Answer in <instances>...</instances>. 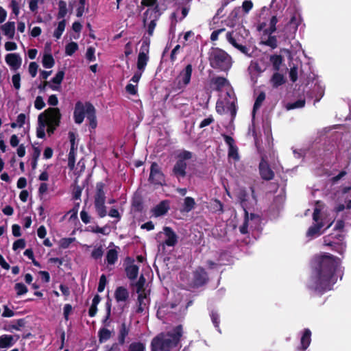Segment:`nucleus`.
Returning a JSON list of instances; mask_svg holds the SVG:
<instances>
[{
    "mask_svg": "<svg viewBox=\"0 0 351 351\" xmlns=\"http://www.w3.org/2000/svg\"><path fill=\"white\" fill-rule=\"evenodd\" d=\"M340 263V258L329 253L314 256L312 261L313 282L309 288L321 295L331 290L337 282L335 272Z\"/></svg>",
    "mask_w": 351,
    "mask_h": 351,
    "instance_id": "nucleus-1",
    "label": "nucleus"
},
{
    "mask_svg": "<svg viewBox=\"0 0 351 351\" xmlns=\"http://www.w3.org/2000/svg\"><path fill=\"white\" fill-rule=\"evenodd\" d=\"M182 336V326L178 325L171 331L161 332L154 337L151 341V351H170L180 343Z\"/></svg>",
    "mask_w": 351,
    "mask_h": 351,
    "instance_id": "nucleus-2",
    "label": "nucleus"
},
{
    "mask_svg": "<svg viewBox=\"0 0 351 351\" xmlns=\"http://www.w3.org/2000/svg\"><path fill=\"white\" fill-rule=\"evenodd\" d=\"M86 114L87 119L89 121V127L94 130L97 128V121L96 118V110L94 106L90 102H86L84 104L82 101H78L75 103L73 118L75 123L81 124Z\"/></svg>",
    "mask_w": 351,
    "mask_h": 351,
    "instance_id": "nucleus-3",
    "label": "nucleus"
},
{
    "mask_svg": "<svg viewBox=\"0 0 351 351\" xmlns=\"http://www.w3.org/2000/svg\"><path fill=\"white\" fill-rule=\"evenodd\" d=\"M208 60L212 68L221 71H227L232 66L231 56L218 47L213 48L209 53Z\"/></svg>",
    "mask_w": 351,
    "mask_h": 351,
    "instance_id": "nucleus-4",
    "label": "nucleus"
},
{
    "mask_svg": "<svg viewBox=\"0 0 351 351\" xmlns=\"http://www.w3.org/2000/svg\"><path fill=\"white\" fill-rule=\"evenodd\" d=\"M176 162L173 167L171 175L178 180L186 176V160L193 158V153L188 150H182L176 155Z\"/></svg>",
    "mask_w": 351,
    "mask_h": 351,
    "instance_id": "nucleus-5",
    "label": "nucleus"
},
{
    "mask_svg": "<svg viewBox=\"0 0 351 351\" xmlns=\"http://www.w3.org/2000/svg\"><path fill=\"white\" fill-rule=\"evenodd\" d=\"M106 184L102 182L96 183L95 192L94 195V206L100 218H104L107 215V208L105 206L106 193L104 189Z\"/></svg>",
    "mask_w": 351,
    "mask_h": 351,
    "instance_id": "nucleus-6",
    "label": "nucleus"
},
{
    "mask_svg": "<svg viewBox=\"0 0 351 351\" xmlns=\"http://www.w3.org/2000/svg\"><path fill=\"white\" fill-rule=\"evenodd\" d=\"M209 281L208 274L205 269L201 266L197 267L192 272V279L190 286L194 289H198L206 285Z\"/></svg>",
    "mask_w": 351,
    "mask_h": 351,
    "instance_id": "nucleus-7",
    "label": "nucleus"
},
{
    "mask_svg": "<svg viewBox=\"0 0 351 351\" xmlns=\"http://www.w3.org/2000/svg\"><path fill=\"white\" fill-rule=\"evenodd\" d=\"M159 8L158 5H156L155 8L152 10L147 9L143 16V25L145 26L147 24V20L148 19V15H149V19H151L150 23L147 25V33L149 35V36H152L154 34V31L155 29V27L156 26V21L158 19L159 14Z\"/></svg>",
    "mask_w": 351,
    "mask_h": 351,
    "instance_id": "nucleus-8",
    "label": "nucleus"
},
{
    "mask_svg": "<svg viewBox=\"0 0 351 351\" xmlns=\"http://www.w3.org/2000/svg\"><path fill=\"white\" fill-rule=\"evenodd\" d=\"M148 180L154 185L163 186L165 184V175L159 165L156 162H153L151 165Z\"/></svg>",
    "mask_w": 351,
    "mask_h": 351,
    "instance_id": "nucleus-9",
    "label": "nucleus"
},
{
    "mask_svg": "<svg viewBox=\"0 0 351 351\" xmlns=\"http://www.w3.org/2000/svg\"><path fill=\"white\" fill-rule=\"evenodd\" d=\"M258 171L261 178L265 181H270L275 177L274 171L270 167L267 160L266 155L261 156V161L258 165Z\"/></svg>",
    "mask_w": 351,
    "mask_h": 351,
    "instance_id": "nucleus-10",
    "label": "nucleus"
},
{
    "mask_svg": "<svg viewBox=\"0 0 351 351\" xmlns=\"http://www.w3.org/2000/svg\"><path fill=\"white\" fill-rule=\"evenodd\" d=\"M43 113V120L47 124H52L55 126H59L61 119V113L58 108H49Z\"/></svg>",
    "mask_w": 351,
    "mask_h": 351,
    "instance_id": "nucleus-11",
    "label": "nucleus"
},
{
    "mask_svg": "<svg viewBox=\"0 0 351 351\" xmlns=\"http://www.w3.org/2000/svg\"><path fill=\"white\" fill-rule=\"evenodd\" d=\"M193 72V66L191 64H187L185 68L180 71L177 77L178 88L182 89L188 86L191 82V75Z\"/></svg>",
    "mask_w": 351,
    "mask_h": 351,
    "instance_id": "nucleus-12",
    "label": "nucleus"
},
{
    "mask_svg": "<svg viewBox=\"0 0 351 351\" xmlns=\"http://www.w3.org/2000/svg\"><path fill=\"white\" fill-rule=\"evenodd\" d=\"M332 237H333V234H328L324 237V245L330 247L332 250L337 252L340 255H343L346 249V242L332 240Z\"/></svg>",
    "mask_w": 351,
    "mask_h": 351,
    "instance_id": "nucleus-13",
    "label": "nucleus"
},
{
    "mask_svg": "<svg viewBox=\"0 0 351 351\" xmlns=\"http://www.w3.org/2000/svg\"><path fill=\"white\" fill-rule=\"evenodd\" d=\"M5 61L10 66V69L16 71L21 65L22 59L19 53H8L5 57Z\"/></svg>",
    "mask_w": 351,
    "mask_h": 351,
    "instance_id": "nucleus-14",
    "label": "nucleus"
},
{
    "mask_svg": "<svg viewBox=\"0 0 351 351\" xmlns=\"http://www.w3.org/2000/svg\"><path fill=\"white\" fill-rule=\"evenodd\" d=\"M164 234L167 239L164 241V245L169 247H173L178 243V236L171 227L165 226L163 228Z\"/></svg>",
    "mask_w": 351,
    "mask_h": 351,
    "instance_id": "nucleus-15",
    "label": "nucleus"
},
{
    "mask_svg": "<svg viewBox=\"0 0 351 351\" xmlns=\"http://www.w3.org/2000/svg\"><path fill=\"white\" fill-rule=\"evenodd\" d=\"M210 85L215 90L220 92L224 86L229 85V82L224 77L217 76L210 80Z\"/></svg>",
    "mask_w": 351,
    "mask_h": 351,
    "instance_id": "nucleus-16",
    "label": "nucleus"
},
{
    "mask_svg": "<svg viewBox=\"0 0 351 351\" xmlns=\"http://www.w3.org/2000/svg\"><path fill=\"white\" fill-rule=\"evenodd\" d=\"M169 210V202L168 200L161 201L153 209L154 216L160 217L165 215Z\"/></svg>",
    "mask_w": 351,
    "mask_h": 351,
    "instance_id": "nucleus-17",
    "label": "nucleus"
},
{
    "mask_svg": "<svg viewBox=\"0 0 351 351\" xmlns=\"http://www.w3.org/2000/svg\"><path fill=\"white\" fill-rule=\"evenodd\" d=\"M64 77V71L61 70L58 71L56 75L51 79V84H49V88L53 90L59 91L60 90V84Z\"/></svg>",
    "mask_w": 351,
    "mask_h": 351,
    "instance_id": "nucleus-18",
    "label": "nucleus"
},
{
    "mask_svg": "<svg viewBox=\"0 0 351 351\" xmlns=\"http://www.w3.org/2000/svg\"><path fill=\"white\" fill-rule=\"evenodd\" d=\"M323 226L324 223L322 221L310 226L306 234V237L313 239L319 237L322 234L321 229Z\"/></svg>",
    "mask_w": 351,
    "mask_h": 351,
    "instance_id": "nucleus-19",
    "label": "nucleus"
},
{
    "mask_svg": "<svg viewBox=\"0 0 351 351\" xmlns=\"http://www.w3.org/2000/svg\"><path fill=\"white\" fill-rule=\"evenodd\" d=\"M20 338L19 335H1V348H6L12 346Z\"/></svg>",
    "mask_w": 351,
    "mask_h": 351,
    "instance_id": "nucleus-20",
    "label": "nucleus"
},
{
    "mask_svg": "<svg viewBox=\"0 0 351 351\" xmlns=\"http://www.w3.org/2000/svg\"><path fill=\"white\" fill-rule=\"evenodd\" d=\"M311 341V331L308 328L304 330L303 334L300 339V350L304 351L309 346Z\"/></svg>",
    "mask_w": 351,
    "mask_h": 351,
    "instance_id": "nucleus-21",
    "label": "nucleus"
},
{
    "mask_svg": "<svg viewBox=\"0 0 351 351\" xmlns=\"http://www.w3.org/2000/svg\"><path fill=\"white\" fill-rule=\"evenodd\" d=\"M114 298L117 302H125L129 298V292L124 287H118L114 292Z\"/></svg>",
    "mask_w": 351,
    "mask_h": 351,
    "instance_id": "nucleus-22",
    "label": "nucleus"
},
{
    "mask_svg": "<svg viewBox=\"0 0 351 351\" xmlns=\"http://www.w3.org/2000/svg\"><path fill=\"white\" fill-rule=\"evenodd\" d=\"M138 270V266L133 263L126 265L125 268L126 276L131 280H135L137 278Z\"/></svg>",
    "mask_w": 351,
    "mask_h": 351,
    "instance_id": "nucleus-23",
    "label": "nucleus"
},
{
    "mask_svg": "<svg viewBox=\"0 0 351 351\" xmlns=\"http://www.w3.org/2000/svg\"><path fill=\"white\" fill-rule=\"evenodd\" d=\"M286 82L284 75L278 71H276L270 79V83L273 88H278Z\"/></svg>",
    "mask_w": 351,
    "mask_h": 351,
    "instance_id": "nucleus-24",
    "label": "nucleus"
},
{
    "mask_svg": "<svg viewBox=\"0 0 351 351\" xmlns=\"http://www.w3.org/2000/svg\"><path fill=\"white\" fill-rule=\"evenodd\" d=\"M1 31L8 39L13 38L15 32V23L8 22L3 25H1Z\"/></svg>",
    "mask_w": 351,
    "mask_h": 351,
    "instance_id": "nucleus-25",
    "label": "nucleus"
},
{
    "mask_svg": "<svg viewBox=\"0 0 351 351\" xmlns=\"http://www.w3.org/2000/svg\"><path fill=\"white\" fill-rule=\"evenodd\" d=\"M38 126L36 129V136L39 138L45 137V128L47 126V123L43 120V113L39 114L38 118Z\"/></svg>",
    "mask_w": 351,
    "mask_h": 351,
    "instance_id": "nucleus-26",
    "label": "nucleus"
},
{
    "mask_svg": "<svg viewBox=\"0 0 351 351\" xmlns=\"http://www.w3.org/2000/svg\"><path fill=\"white\" fill-rule=\"evenodd\" d=\"M130 332V328L127 326L125 322H123L120 326L119 335H118V341L120 345H123L125 342V338L128 335Z\"/></svg>",
    "mask_w": 351,
    "mask_h": 351,
    "instance_id": "nucleus-27",
    "label": "nucleus"
},
{
    "mask_svg": "<svg viewBox=\"0 0 351 351\" xmlns=\"http://www.w3.org/2000/svg\"><path fill=\"white\" fill-rule=\"evenodd\" d=\"M195 204H196L194 198L191 197H186L184 199V203L182 208L180 209V211L182 213H189L195 208Z\"/></svg>",
    "mask_w": 351,
    "mask_h": 351,
    "instance_id": "nucleus-28",
    "label": "nucleus"
},
{
    "mask_svg": "<svg viewBox=\"0 0 351 351\" xmlns=\"http://www.w3.org/2000/svg\"><path fill=\"white\" fill-rule=\"evenodd\" d=\"M267 38L266 40H262L260 43L261 45L269 47L271 49H275L278 47V40L276 36L273 34H266Z\"/></svg>",
    "mask_w": 351,
    "mask_h": 351,
    "instance_id": "nucleus-29",
    "label": "nucleus"
},
{
    "mask_svg": "<svg viewBox=\"0 0 351 351\" xmlns=\"http://www.w3.org/2000/svg\"><path fill=\"white\" fill-rule=\"evenodd\" d=\"M283 61L284 59L281 55L274 54L271 55L269 57V62L271 63L275 71H278L280 70Z\"/></svg>",
    "mask_w": 351,
    "mask_h": 351,
    "instance_id": "nucleus-30",
    "label": "nucleus"
},
{
    "mask_svg": "<svg viewBox=\"0 0 351 351\" xmlns=\"http://www.w3.org/2000/svg\"><path fill=\"white\" fill-rule=\"evenodd\" d=\"M149 60V56L138 54L136 67L139 71L143 72L145 71Z\"/></svg>",
    "mask_w": 351,
    "mask_h": 351,
    "instance_id": "nucleus-31",
    "label": "nucleus"
},
{
    "mask_svg": "<svg viewBox=\"0 0 351 351\" xmlns=\"http://www.w3.org/2000/svg\"><path fill=\"white\" fill-rule=\"evenodd\" d=\"M112 332L106 327L99 328L98 331L99 342L103 343L111 338Z\"/></svg>",
    "mask_w": 351,
    "mask_h": 351,
    "instance_id": "nucleus-32",
    "label": "nucleus"
},
{
    "mask_svg": "<svg viewBox=\"0 0 351 351\" xmlns=\"http://www.w3.org/2000/svg\"><path fill=\"white\" fill-rule=\"evenodd\" d=\"M237 99L236 96L234 95L232 100L230 101H227V109L230 111L231 115V120L233 121L235 119L237 112Z\"/></svg>",
    "mask_w": 351,
    "mask_h": 351,
    "instance_id": "nucleus-33",
    "label": "nucleus"
},
{
    "mask_svg": "<svg viewBox=\"0 0 351 351\" xmlns=\"http://www.w3.org/2000/svg\"><path fill=\"white\" fill-rule=\"evenodd\" d=\"M277 14L273 15L269 20V27L264 29V34H274L276 31V24L278 23Z\"/></svg>",
    "mask_w": 351,
    "mask_h": 351,
    "instance_id": "nucleus-34",
    "label": "nucleus"
},
{
    "mask_svg": "<svg viewBox=\"0 0 351 351\" xmlns=\"http://www.w3.org/2000/svg\"><path fill=\"white\" fill-rule=\"evenodd\" d=\"M118 260V252L115 249H110L106 254V261L108 265H114Z\"/></svg>",
    "mask_w": 351,
    "mask_h": 351,
    "instance_id": "nucleus-35",
    "label": "nucleus"
},
{
    "mask_svg": "<svg viewBox=\"0 0 351 351\" xmlns=\"http://www.w3.org/2000/svg\"><path fill=\"white\" fill-rule=\"evenodd\" d=\"M43 66L46 69H51L55 64V60L51 53L45 54L42 60Z\"/></svg>",
    "mask_w": 351,
    "mask_h": 351,
    "instance_id": "nucleus-36",
    "label": "nucleus"
},
{
    "mask_svg": "<svg viewBox=\"0 0 351 351\" xmlns=\"http://www.w3.org/2000/svg\"><path fill=\"white\" fill-rule=\"evenodd\" d=\"M210 319L212 320V322L215 326V328L221 332V329L219 328V323H220V316L217 311L215 310H212L210 313Z\"/></svg>",
    "mask_w": 351,
    "mask_h": 351,
    "instance_id": "nucleus-37",
    "label": "nucleus"
},
{
    "mask_svg": "<svg viewBox=\"0 0 351 351\" xmlns=\"http://www.w3.org/2000/svg\"><path fill=\"white\" fill-rule=\"evenodd\" d=\"M132 206L135 212L141 213L143 210V202L141 197H134L132 202Z\"/></svg>",
    "mask_w": 351,
    "mask_h": 351,
    "instance_id": "nucleus-38",
    "label": "nucleus"
},
{
    "mask_svg": "<svg viewBox=\"0 0 351 351\" xmlns=\"http://www.w3.org/2000/svg\"><path fill=\"white\" fill-rule=\"evenodd\" d=\"M301 22L300 16L296 12L293 13L291 16L289 21L287 25H290L291 27L294 29V30H297L298 26L300 25Z\"/></svg>",
    "mask_w": 351,
    "mask_h": 351,
    "instance_id": "nucleus-39",
    "label": "nucleus"
},
{
    "mask_svg": "<svg viewBox=\"0 0 351 351\" xmlns=\"http://www.w3.org/2000/svg\"><path fill=\"white\" fill-rule=\"evenodd\" d=\"M76 148L71 147L68 156V167L73 169L75 164Z\"/></svg>",
    "mask_w": 351,
    "mask_h": 351,
    "instance_id": "nucleus-40",
    "label": "nucleus"
},
{
    "mask_svg": "<svg viewBox=\"0 0 351 351\" xmlns=\"http://www.w3.org/2000/svg\"><path fill=\"white\" fill-rule=\"evenodd\" d=\"M65 27L66 21L64 19H62L58 23V27L54 31L53 36L57 39H59L61 37L63 32L64 31Z\"/></svg>",
    "mask_w": 351,
    "mask_h": 351,
    "instance_id": "nucleus-41",
    "label": "nucleus"
},
{
    "mask_svg": "<svg viewBox=\"0 0 351 351\" xmlns=\"http://www.w3.org/2000/svg\"><path fill=\"white\" fill-rule=\"evenodd\" d=\"M265 97L266 95L264 92L262 91L258 94L254 104L253 112H254L256 110H258L261 108L263 102L265 99Z\"/></svg>",
    "mask_w": 351,
    "mask_h": 351,
    "instance_id": "nucleus-42",
    "label": "nucleus"
},
{
    "mask_svg": "<svg viewBox=\"0 0 351 351\" xmlns=\"http://www.w3.org/2000/svg\"><path fill=\"white\" fill-rule=\"evenodd\" d=\"M78 49V45L75 42H71L65 47V53L71 56Z\"/></svg>",
    "mask_w": 351,
    "mask_h": 351,
    "instance_id": "nucleus-43",
    "label": "nucleus"
},
{
    "mask_svg": "<svg viewBox=\"0 0 351 351\" xmlns=\"http://www.w3.org/2000/svg\"><path fill=\"white\" fill-rule=\"evenodd\" d=\"M14 288L18 296L24 295L28 291L27 287L22 282L16 283Z\"/></svg>",
    "mask_w": 351,
    "mask_h": 351,
    "instance_id": "nucleus-44",
    "label": "nucleus"
},
{
    "mask_svg": "<svg viewBox=\"0 0 351 351\" xmlns=\"http://www.w3.org/2000/svg\"><path fill=\"white\" fill-rule=\"evenodd\" d=\"M59 11L58 14V19L64 18L67 13L66 3L64 1L60 0L58 2Z\"/></svg>",
    "mask_w": 351,
    "mask_h": 351,
    "instance_id": "nucleus-45",
    "label": "nucleus"
},
{
    "mask_svg": "<svg viewBox=\"0 0 351 351\" xmlns=\"http://www.w3.org/2000/svg\"><path fill=\"white\" fill-rule=\"evenodd\" d=\"M147 298L145 293H140L138 295V308L136 310V312L140 313H142L144 311V306H145V304H144L143 300Z\"/></svg>",
    "mask_w": 351,
    "mask_h": 351,
    "instance_id": "nucleus-46",
    "label": "nucleus"
},
{
    "mask_svg": "<svg viewBox=\"0 0 351 351\" xmlns=\"http://www.w3.org/2000/svg\"><path fill=\"white\" fill-rule=\"evenodd\" d=\"M129 351H145V346L141 342H132L128 348Z\"/></svg>",
    "mask_w": 351,
    "mask_h": 351,
    "instance_id": "nucleus-47",
    "label": "nucleus"
},
{
    "mask_svg": "<svg viewBox=\"0 0 351 351\" xmlns=\"http://www.w3.org/2000/svg\"><path fill=\"white\" fill-rule=\"evenodd\" d=\"M27 322H28L27 320V317L12 321V323L14 326V330H21L22 328L25 327Z\"/></svg>",
    "mask_w": 351,
    "mask_h": 351,
    "instance_id": "nucleus-48",
    "label": "nucleus"
},
{
    "mask_svg": "<svg viewBox=\"0 0 351 351\" xmlns=\"http://www.w3.org/2000/svg\"><path fill=\"white\" fill-rule=\"evenodd\" d=\"M322 211V205L321 202L319 201L316 202V206L314 209L313 214V219L317 222L319 223L318 221L320 218V214Z\"/></svg>",
    "mask_w": 351,
    "mask_h": 351,
    "instance_id": "nucleus-49",
    "label": "nucleus"
},
{
    "mask_svg": "<svg viewBox=\"0 0 351 351\" xmlns=\"http://www.w3.org/2000/svg\"><path fill=\"white\" fill-rule=\"evenodd\" d=\"M244 211H245L244 222H243V225L239 228V231L242 234H245L248 232V231H247L248 221H249L248 212L245 209H244Z\"/></svg>",
    "mask_w": 351,
    "mask_h": 351,
    "instance_id": "nucleus-50",
    "label": "nucleus"
},
{
    "mask_svg": "<svg viewBox=\"0 0 351 351\" xmlns=\"http://www.w3.org/2000/svg\"><path fill=\"white\" fill-rule=\"evenodd\" d=\"M145 277L143 276V275H141L138 281L136 282V292L138 293H145L144 292V286H145Z\"/></svg>",
    "mask_w": 351,
    "mask_h": 351,
    "instance_id": "nucleus-51",
    "label": "nucleus"
},
{
    "mask_svg": "<svg viewBox=\"0 0 351 351\" xmlns=\"http://www.w3.org/2000/svg\"><path fill=\"white\" fill-rule=\"evenodd\" d=\"M211 205L214 212L219 213H223V205L221 201L216 199L213 201Z\"/></svg>",
    "mask_w": 351,
    "mask_h": 351,
    "instance_id": "nucleus-52",
    "label": "nucleus"
},
{
    "mask_svg": "<svg viewBox=\"0 0 351 351\" xmlns=\"http://www.w3.org/2000/svg\"><path fill=\"white\" fill-rule=\"evenodd\" d=\"M18 312L14 311L13 309L10 308L8 306H3V311L1 313V317H12L14 315H16Z\"/></svg>",
    "mask_w": 351,
    "mask_h": 351,
    "instance_id": "nucleus-53",
    "label": "nucleus"
},
{
    "mask_svg": "<svg viewBox=\"0 0 351 351\" xmlns=\"http://www.w3.org/2000/svg\"><path fill=\"white\" fill-rule=\"evenodd\" d=\"M104 254V250L102 248V246H99L97 248H95L92 252H91V257L97 260L99 258H101Z\"/></svg>",
    "mask_w": 351,
    "mask_h": 351,
    "instance_id": "nucleus-54",
    "label": "nucleus"
},
{
    "mask_svg": "<svg viewBox=\"0 0 351 351\" xmlns=\"http://www.w3.org/2000/svg\"><path fill=\"white\" fill-rule=\"evenodd\" d=\"M228 157L232 158L234 160L239 159L238 154V147H237V145L228 147Z\"/></svg>",
    "mask_w": 351,
    "mask_h": 351,
    "instance_id": "nucleus-55",
    "label": "nucleus"
},
{
    "mask_svg": "<svg viewBox=\"0 0 351 351\" xmlns=\"http://www.w3.org/2000/svg\"><path fill=\"white\" fill-rule=\"evenodd\" d=\"M95 49L94 47H88L86 53V58L89 62L95 61L96 58L95 56Z\"/></svg>",
    "mask_w": 351,
    "mask_h": 351,
    "instance_id": "nucleus-56",
    "label": "nucleus"
},
{
    "mask_svg": "<svg viewBox=\"0 0 351 351\" xmlns=\"http://www.w3.org/2000/svg\"><path fill=\"white\" fill-rule=\"evenodd\" d=\"M75 238H62L60 240V247L66 249L75 241Z\"/></svg>",
    "mask_w": 351,
    "mask_h": 351,
    "instance_id": "nucleus-57",
    "label": "nucleus"
},
{
    "mask_svg": "<svg viewBox=\"0 0 351 351\" xmlns=\"http://www.w3.org/2000/svg\"><path fill=\"white\" fill-rule=\"evenodd\" d=\"M25 245L26 243L25 239H19L14 242L12 249L14 251H16L19 249H24Z\"/></svg>",
    "mask_w": 351,
    "mask_h": 351,
    "instance_id": "nucleus-58",
    "label": "nucleus"
},
{
    "mask_svg": "<svg viewBox=\"0 0 351 351\" xmlns=\"http://www.w3.org/2000/svg\"><path fill=\"white\" fill-rule=\"evenodd\" d=\"M12 82L14 88L16 90H19L21 88V75L20 73H17L13 75L12 77Z\"/></svg>",
    "mask_w": 351,
    "mask_h": 351,
    "instance_id": "nucleus-59",
    "label": "nucleus"
},
{
    "mask_svg": "<svg viewBox=\"0 0 351 351\" xmlns=\"http://www.w3.org/2000/svg\"><path fill=\"white\" fill-rule=\"evenodd\" d=\"M34 107L37 110H42L45 107V103L41 96H37L34 101Z\"/></svg>",
    "mask_w": 351,
    "mask_h": 351,
    "instance_id": "nucleus-60",
    "label": "nucleus"
},
{
    "mask_svg": "<svg viewBox=\"0 0 351 351\" xmlns=\"http://www.w3.org/2000/svg\"><path fill=\"white\" fill-rule=\"evenodd\" d=\"M38 68V65L36 62H30V64L29 65L28 70H29V73L30 75L32 77H35L36 76Z\"/></svg>",
    "mask_w": 351,
    "mask_h": 351,
    "instance_id": "nucleus-61",
    "label": "nucleus"
},
{
    "mask_svg": "<svg viewBox=\"0 0 351 351\" xmlns=\"http://www.w3.org/2000/svg\"><path fill=\"white\" fill-rule=\"evenodd\" d=\"M106 283H107L106 276L105 274H102L99 278V285H98V287H97L98 292L101 293V292L104 291L105 287L106 285Z\"/></svg>",
    "mask_w": 351,
    "mask_h": 351,
    "instance_id": "nucleus-62",
    "label": "nucleus"
},
{
    "mask_svg": "<svg viewBox=\"0 0 351 351\" xmlns=\"http://www.w3.org/2000/svg\"><path fill=\"white\" fill-rule=\"evenodd\" d=\"M85 3L86 0H79V5L76 12V16L77 17H81L83 15L85 10Z\"/></svg>",
    "mask_w": 351,
    "mask_h": 351,
    "instance_id": "nucleus-63",
    "label": "nucleus"
},
{
    "mask_svg": "<svg viewBox=\"0 0 351 351\" xmlns=\"http://www.w3.org/2000/svg\"><path fill=\"white\" fill-rule=\"evenodd\" d=\"M216 112L219 114H223L225 112L226 108L224 106V102L222 100H217L216 102V106H215Z\"/></svg>",
    "mask_w": 351,
    "mask_h": 351,
    "instance_id": "nucleus-64",
    "label": "nucleus"
}]
</instances>
